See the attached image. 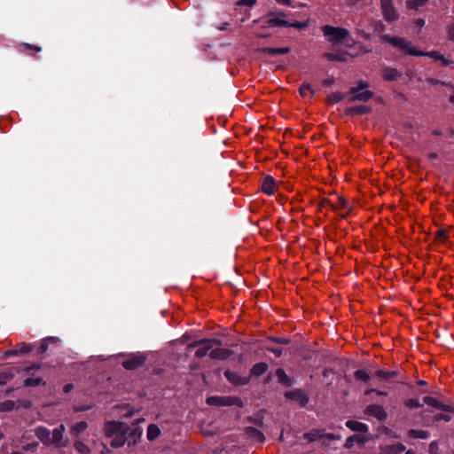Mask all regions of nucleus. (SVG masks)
Listing matches in <instances>:
<instances>
[{
  "mask_svg": "<svg viewBox=\"0 0 454 454\" xmlns=\"http://www.w3.org/2000/svg\"><path fill=\"white\" fill-rule=\"evenodd\" d=\"M300 95L301 97H307V96H312L314 94V91L312 90L311 87L308 83H303L301 85L299 89Z\"/></svg>",
  "mask_w": 454,
  "mask_h": 454,
  "instance_id": "c9c22d12",
  "label": "nucleus"
},
{
  "mask_svg": "<svg viewBox=\"0 0 454 454\" xmlns=\"http://www.w3.org/2000/svg\"><path fill=\"white\" fill-rule=\"evenodd\" d=\"M20 372V369L16 367H11L6 370L0 372V386H3L9 382L14 378V376Z\"/></svg>",
  "mask_w": 454,
  "mask_h": 454,
  "instance_id": "f3484780",
  "label": "nucleus"
},
{
  "mask_svg": "<svg viewBox=\"0 0 454 454\" xmlns=\"http://www.w3.org/2000/svg\"><path fill=\"white\" fill-rule=\"evenodd\" d=\"M88 427V424L85 421H80L74 425L71 428L72 432L78 434L83 432Z\"/></svg>",
  "mask_w": 454,
  "mask_h": 454,
  "instance_id": "e433bc0d",
  "label": "nucleus"
},
{
  "mask_svg": "<svg viewBox=\"0 0 454 454\" xmlns=\"http://www.w3.org/2000/svg\"><path fill=\"white\" fill-rule=\"evenodd\" d=\"M19 352H18V349L16 348H13V349H10V350H6L4 353V358H8L10 356H19Z\"/></svg>",
  "mask_w": 454,
  "mask_h": 454,
  "instance_id": "5fc2aeb1",
  "label": "nucleus"
},
{
  "mask_svg": "<svg viewBox=\"0 0 454 454\" xmlns=\"http://www.w3.org/2000/svg\"><path fill=\"white\" fill-rule=\"evenodd\" d=\"M346 426L354 432L364 434L368 431V426L366 424L356 420H348Z\"/></svg>",
  "mask_w": 454,
  "mask_h": 454,
  "instance_id": "aec40b11",
  "label": "nucleus"
},
{
  "mask_svg": "<svg viewBox=\"0 0 454 454\" xmlns=\"http://www.w3.org/2000/svg\"><path fill=\"white\" fill-rule=\"evenodd\" d=\"M368 441V437L365 434H353L349 436L345 442V448L350 449L353 447L354 442L364 443Z\"/></svg>",
  "mask_w": 454,
  "mask_h": 454,
  "instance_id": "4be33fe9",
  "label": "nucleus"
},
{
  "mask_svg": "<svg viewBox=\"0 0 454 454\" xmlns=\"http://www.w3.org/2000/svg\"><path fill=\"white\" fill-rule=\"evenodd\" d=\"M276 187H277V185H276L275 179L270 176H267L263 179L262 185H261L262 192H263L264 193H266L268 195L273 194L276 191Z\"/></svg>",
  "mask_w": 454,
  "mask_h": 454,
  "instance_id": "dca6fc26",
  "label": "nucleus"
},
{
  "mask_svg": "<svg viewBox=\"0 0 454 454\" xmlns=\"http://www.w3.org/2000/svg\"><path fill=\"white\" fill-rule=\"evenodd\" d=\"M104 431L106 437L112 439L111 446L119 448L126 442L127 426L119 421H107L105 424Z\"/></svg>",
  "mask_w": 454,
  "mask_h": 454,
  "instance_id": "f03ea898",
  "label": "nucleus"
},
{
  "mask_svg": "<svg viewBox=\"0 0 454 454\" xmlns=\"http://www.w3.org/2000/svg\"><path fill=\"white\" fill-rule=\"evenodd\" d=\"M308 25H309V23L307 21H294V22L289 21L288 27H294V28L301 29V28L307 27Z\"/></svg>",
  "mask_w": 454,
  "mask_h": 454,
  "instance_id": "a18cd8bd",
  "label": "nucleus"
},
{
  "mask_svg": "<svg viewBox=\"0 0 454 454\" xmlns=\"http://www.w3.org/2000/svg\"><path fill=\"white\" fill-rule=\"evenodd\" d=\"M267 370L268 364L266 363H257L251 368L250 373L253 376L258 377L265 373Z\"/></svg>",
  "mask_w": 454,
  "mask_h": 454,
  "instance_id": "cd10ccee",
  "label": "nucleus"
},
{
  "mask_svg": "<svg viewBox=\"0 0 454 454\" xmlns=\"http://www.w3.org/2000/svg\"><path fill=\"white\" fill-rule=\"evenodd\" d=\"M268 350L270 351L271 353H273L276 357H279L282 355V349H280V348H268Z\"/></svg>",
  "mask_w": 454,
  "mask_h": 454,
  "instance_id": "4d7b16f0",
  "label": "nucleus"
},
{
  "mask_svg": "<svg viewBox=\"0 0 454 454\" xmlns=\"http://www.w3.org/2000/svg\"><path fill=\"white\" fill-rule=\"evenodd\" d=\"M73 388H74L73 384H67V385H65V386H64L63 391H64L65 393H68V392H70Z\"/></svg>",
  "mask_w": 454,
  "mask_h": 454,
  "instance_id": "680f3d73",
  "label": "nucleus"
},
{
  "mask_svg": "<svg viewBox=\"0 0 454 454\" xmlns=\"http://www.w3.org/2000/svg\"><path fill=\"white\" fill-rule=\"evenodd\" d=\"M370 111V108L365 106H356L349 107L347 110L348 114H364Z\"/></svg>",
  "mask_w": 454,
  "mask_h": 454,
  "instance_id": "2f4dec72",
  "label": "nucleus"
},
{
  "mask_svg": "<svg viewBox=\"0 0 454 454\" xmlns=\"http://www.w3.org/2000/svg\"><path fill=\"white\" fill-rule=\"evenodd\" d=\"M14 407V403L12 401H5L0 403V411H12Z\"/></svg>",
  "mask_w": 454,
  "mask_h": 454,
  "instance_id": "c03bdc74",
  "label": "nucleus"
},
{
  "mask_svg": "<svg viewBox=\"0 0 454 454\" xmlns=\"http://www.w3.org/2000/svg\"><path fill=\"white\" fill-rule=\"evenodd\" d=\"M405 449V446L401 442L389 445H381L380 447L379 454H400L403 452Z\"/></svg>",
  "mask_w": 454,
  "mask_h": 454,
  "instance_id": "4468645a",
  "label": "nucleus"
},
{
  "mask_svg": "<svg viewBox=\"0 0 454 454\" xmlns=\"http://www.w3.org/2000/svg\"><path fill=\"white\" fill-rule=\"evenodd\" d=\"M437 448V442H432L430 444H429V449L430 450H433V449H435Z\"/></svg>",
  "mask_w": 454,
  "mask_h": 454,
  "instance_id": "69168bd1",
  "label": "nucleus"
},
{
  "mask_svg": "<svg viewBox=\"0 0 454 454\" xmlns=\"http://www.w3.org/2000/svg\"><path fill=\"white\" fill-rule=\"evenodd\" d=\"M276 376L278 378V383L286 386L291 387L293 385V380L286 373L284 369L278 368L276 370Z\"/></svg>",
  "mask_w": 454,
  "mask_h": 454,
  "instance_id": "5701e85b",
  "label": "nucleus"
},
{
  "mask_svg": "<svg viewBox=\"0 0 454 454\" xmlns=\"http://www.w3.org/2000/svg\"><path fill=\"white\" fill-rule=\"evenodd\" d=\"M451 419V417L448 414H442V413H438V414H435L434 417V421H440V420H444V421H450Z\"/></svg>",
  "mask_w": 454,
  "mask_h": 454,
  "instance_id": "09e8293b",
  "label": "nucleus"
},
{
  "mask_svg": "<svg viewBox=\"0 0 454 454\" xmlns=\"http://www.w3.org/2000/svg\"><path fill=\"white\" fill-rule=\"evenodd\" d=\"M45 340L50 343H58L59 339L58 337H47Z\"/></svg>",
  "mask_w": 454,
  "mask_h": 454,
  "instance_id": "bf43d9fd",
  "label": "nucleus"
},
{
  "mask_svg": "<svg viewBox=\"0 0 454 454\" xmlns=\"http://www.w3.org/2000/svg\"><path fill=\"white\" fill-rule=\"evenodd\" d=\"M404 405L410 410L420 408L423 406V404L420 403L419 401L416 398L408 399L407 401H405Z\"/></svg>",
  "mask_w": 454,
  "mask_h": 454,
  "instance_id": "ea45409f",
  "label": "nucleus"
},
{
  "mask_svg": "<svg viewBox=\"0 0 454 454\" xmlns=\"http://www.w3.org/2000/svg\"><path fill=\"white\" fill-rule=\"evenodd\" d=\"M435 239L440 241V242H443L446 240L447 239V232L446 231L441 229V230H438L435 233Z\"/></svg>",
  "mask_w": 454,
  "mask_h": 454,
  "instance_id": "49530a36",
  "label": "nucleus"
},
{
  "mask_svg": "<svg viewBox=\"0 0 454 454\" xmlns=\"http://www.w3.org/2000/svg\"><path fill=\"white\" fill-rule=\"evenodd\" d=\"M322 31L326 39L333 44L342 43L350 35L349 31L344 27H333L330 25L324 26Z\"/></svg>",
  "mask_w": 454,
  "mask_h": 454,
  "instance_id": "7ed1b4c3",
  "label": "nucleus"
},
{
  "mask_svg": "<svg viewBox=\"0 0 454 454\" xmlns=\"http://www.w3.org/2000/svg\"><path fill=\"white\" fill-rule=\"evenodd\" d=\"M380 8L383 17L387 21L392 22L398 19L399 14L395 10L392 0H380Z\"/></svg>",
  "mask_w": 454,
  "mask_h": 454,
  "instance_id": "6e6552de",
  "label": "nucleus"
},
{
  "mask_svg": "<svg viewBox=\"0 0 454 454\" xmlns=\"http://www.w3.org/2000/svg\"><path fill=\"white\" fill-rule=\"evenodd\" d=\"M260 51L262 52V53L270 55V56H275V55H278V54H287V53H289L290 52V48L289 47H281V48L265 47V48L260 49Z\"/></svg>",
  "mask_w": 454,
  "mask_h": 454,
  "instance_id": "a878e982",
  "label": "nucleus"
},
{
  "mask_svg": "<svg viewBox=\"0 0 454 454\" xmlns=\"http://www.w3.org/2000/svg\"><path fill=\"white\" fill-rule=\"evenodd\" d=\"M23 385L25 387H37L40 385H45V381L41 377L27 378L24 380Z\"/></svg>",
  "mask_w": 454,
  "mask_h": 454,
  "instance_id": "7c9ffc66",
  "label": "nucleus"
},
{
  "mask_svg": "<svg viewBox=\"0 0 454 454\" xmlns=\"http://www.w3.org/2000/svg\"><path fill=\"white\" fill-rule=\"evenodd\" d=\"M224 376L227 380L234 386H245L250 382V377L241 376L229 370L224 372Z\"/></svg>",
  "mask_w": 454,
  "mask_h": 454,
  "instance_id": "9b49d317",
  "label": "nucleus"
},
{
  "mask_svg": "<svg viewBox=\"0 0 454 454\" xmlns=\"http://www.w3.org/2000/svg\"><path fill=\"white\" fill-rule=\"evenodd\" d=\"M256 0H239L238 5L252 7L256 4Z\"/></svg>",
  "mask_w": 454,
  "mask_h": 454,
  "instance_id": "3c124183",
  "label": "nucleus"
},
{
  "mask_svg": "<svg viewBox=\"0 0 454 454\" xmlns=\"http://www.w3.org/2000/svg\"><path fill=\"white\" fill-rule=\"evenodd\" d=\"M331 206L335 209L342 208L347 206V200L343 197H337V201L334 204L331 203Z\"/></svg>",
  "mask_w": 454,
  "mask_h": 454,
  "instance_id": "a19ab883",
  "label": "nucleus"
},
{
  "mask_svg": "<svg viewBox=\"0 0 454 454\" xmlns=\"http://www.w3.org/2000/svg\"><path fill=\"white\" fill-rule=\"evenodd\" d=\"M423 400H424V403L426 404H427V405H429L431 407H434L435 409L442 410V411H444L454 413V407L453 406H450V405H448V404H444V403H442V402H440L439 400H437L434 397L425 396Z\"/></svg>",
  "mask_w": 454,
  "mask_h": 454,
  "instance_id": "ddd939ff",
  "label": "nucleus"
},
{
  "mask_svg": "<svg viewBox=\"0 0 454 454\" xmlns=\"http://www.w3.org/2000/svg\"><path fill=\"white\" fill-rule=\"evenodd\" d=\"M364 413L368 416L376 418L380 421L385 420L387 417V411L383 406L380 404H370L366 406Z\"/></svg>",
  "mask_w": 454,
  "mask_h": 454,
  "instance_id": "9d476101",
  "label": "nucleus"
},
{
  "mask_svg": "<svg viewBox=\"0 0 454 454\" xmlns=\"http://www.w3.org/2000/svg\"><path fill=\"white\" fill-rule=\"evenodd\" d=\"M333 82V79H327L324 81L325 85H331Z\"/></svg>",
  "mask_w": 454,
  "mask_h": 454,
  "instance_id": "338daca9",
  "label": "nucleus"
},
{
  "mask_svg": "<svg viewBox=\"0 0 454 454\" xmlns=\"http://www.w3.org/2000/svg\"><path fill=\"white\" fill-rule=\"evenodd\" d=\"M429 84H432V85H438V84H442V85H444V86H450L452 87L449 82H442L440 80H437V79H434V78H427L426 80Z\"/></svg>",
  "mask_w": 454,
  "mask_h": 454,
  "instance_id": "de8ad7c7",
  "label": "nucleus"
},
{
  "mask_svg": "<svg viewBox=\"0 0 454 454\" xmlns=\"http://www.w3.org/2000/svg\"><path fill=\"white\" fill-rule=\"evenodd\" d=\"M382 40L385 43L392 44L394 47L398 48L405 54L416 57L427 56L435 60H440L442 66L446 67L453 63V61L446 59L442 54L437 51H423L414 47L411 43L403 37L391 36L389 35H383Z\"/></svg>",
  "mask_w": 454,
  "mask_h": 454,
  "instance_id": "f257e3e1",
  "label": "nucleus"
},
{
  "mask_svg": "<svg viewBox=\"0 0 454 454\" xmlns=\"http://www.w3.org/2000/svg\"><path fill=\"white\" fill-rule=\"evenodd\" d=\"M245 432H246V434L249 438L254 439L259 442H264L265 437H264L263 434L261 431H259L258 429L252 427H247L246 428Z\"/></svg>",
  "mask_w": 454,
  "mask_h": 454,
  "instance_id": "b1692460",
  "label": "nucleus"
},
{
  "mask_svg": "<svg viewBox=\"0 0 454 454\" xmlns=\"http://www.w3.org/2000/svg\"><path fill=\"white\" fill-rule=\"evenodd\" d=\"M207 403L215 406H238L243 407L244 403L241 398L237 396H211L207 399Z\"/></svg>",
  "mask_w": 454,
  "mask_h": 454,
  "instance_id": "423d86ee",
  "label": "nucleus"
},
{
  "mask_svg": "<svg viewBox=\"0 0 454 454\" xmlns=\"http://www.w3.org/2000/svg\"><path fill=\"white\" fill-rule=\"evenodd\" d=\"M448 38L450 41H454V22L451 23L448 27Z\"/></svg>",
  "mask_w": 454,
  "mask_h": 454,
  "instance_id": "6e6d98bb",
  "label": "nucleus"
},
{
  "mask_svg": "<svg viewBox=\"0 0 454 454\" xmlns=\"http://www.w3.org/2000/svg\"><path fill=\"white\" fill-rule=\"evenodd\" d=\"M425 4H420V0H407L406 6L408 9L417 10L419 7L423 6Z\"/></svg>",
  "mask_w": 454,
  "mask_h": 454,
  "instance_id": "79ce46f5",
  "label": "nucleus"
},
{
  "mask_svg": "<svg viewBox=\"0 0 454 454\" xmlns=\"http://www.w3.org/2000/svg\"><path fill=\"white\" fill-rule=\"evenodd\" d=\"M369 87V83L366 81H359L357 86L352 87L348 94L351 95L350 101H361L367 102L373 98V92L366 90Z\"/></svg>",
  "mask_w": 454,
  "mask_h": 454,
  "instance_id": "20e7f679",
  "label": "nucleus"
},
{
  "mask_svg": "<svg viewBox=\"0 0 454 454\" xmlns=\"http://www.w3.org/2000/svg\"><path fill=\"white\" fill-rule=\"evenodd\" d=\"M287 17V14L285 12H270L267 15L265 20L264 27H288L289 21L286 20L285 18Z\"/></svg>",
  "mask_w": 454,
  "mask_h": 454,
  "instance_id": "0eeeda50",
  "label": "nucleus"
},
{
  "mask_svg": "<svg viewBox=\"0 0 454 454\" xmlns=\"http://www.w3.org/2000/svg\"><path fill=\"white\" fill-rule=\"evenodd\" d=\"M348 54L347 52L333 53L327 52L324 54V58L330 61L345 62L348 60Z\"/></svg>",
  "mask_w": 454,
  "mask_h": 454,
  "instance_id": "bb28decb",
  "label": "nucleus"
},
{
  "mask_svg": "<svg viewBox=\"0 0 454 454\" xmlns=\"http://www.w3.org/2000/svg\"><path fill=\"white\" fill-rule=\"evenodd\" d=\"M371 393H375L377 394L378 395H382V396H387V393L385 392V391H380V390H377V389H374V388H370V389H367L364 391V395H370Z\"/></svg>",
  "mask_w": 454,
  "mask_h": 454,
  "instance_id": "603ef678",
  "label": "nucleus"
},
{
  "mask_svg": "<svg viewBox=\"0 0 454 454\" xmlns=\"http://www.w3.org/2000/svg\"><path fill=\"white\" fill-rule=\"evenodd\" d=\"M145 362V357L143 355L136 354L132 355L122 362V366L126 370H135L142 366Z\"/></svg>",
  "mask_w": 454,
  "mask_h": 454,
  "instance_id": "f8f14e48",
  "label": "nucleus"
},
{
  "mask_svg": "<svg viewBox=\"0 0 454 454\" xmlns=\"http://www.w3.org/2000/svg\"><path fill=\"white\" fill-rule=\"evenodd\" d=\"M432 134L434 136H439L442 134V132L439 129H434L433 130Z\"/></svg>",
  "mask_w": 454,
  "mask_h": 454,
  "instance_id": "774afa93",
  "label": "nucleus"
},
{
  "mask_svg": "<svg viewBox=\"0 0 454 454\" xmlns=\"http://www.w3.org/2000/svg\"><path fill=\"white\" fill-rule=\"evenodd\" d=\"M35 434L43 444L51 445V432L48 428L43 427H38L35 429Z\"/></svg>",
  "mask_w": 454,
  "mask_h": 454,
  "instance_id": "2eb2a0df",
  "label": "nucleus"
},
{
  "mask_svg": "<svg viewBox=\"0 0 454 454\" xmlns=\"http://www.w3.org/2000/svg\"><path fill=\"white\" fill-rule=\"evenodd\" d=\"M231 351L228 348H212L209 356L213 359L225 360L230 357Z\"/></svg>",
  "mask_w": 454,
  "mask_h": 454,
  "instance_id": "6ab92c4d",
  "label": "nucleus"
},
{
  "mask_svg": "<svg viewBox=\"0 0 454 454\" xmlns=\"http://www.w3.org/2000/svg\"><path fill=\"white\" fill-rule=\"evenodd\" d=\"M270 340L272 341H274L275 343L281 344V345H287L290 343V340L286 339V338L273 337V338H270Z\"/></svg>",
  "mask_w": 454,
  "mask_h": 454,
  "instance_id": "8fccbe9b",
  "label": "nucleus"
},
{
  "mask_svg": "<svg viewBox=\"0 0 454 454\" xmlns=\"http://www.w3.org/2000/svg\"><path fill=\"white\" fill-rule=\"evenodd\" d=\"M285 397L294 402H297L301 407H304L309 403L308 395L301 389H294L285 393Z\"/></svg>",
  "mask_w": 454,
  "mask_h": 454,
  "instance_id": "1a4fd4ad",
  "label": "nucleus"
},
{
  "mask_svg": "<svg viewBox=\"0 0 454 454\" xmlns=\"http://www.w3.org/2000/svg\"><path fill=\"white\" fill-rule=\"evenodd\" d=\"M408 437L413 439H427L430 435L429 432L427 430H417L411 429L407 433Z\"/></svg>",
  "mask_w": 454,
  "mask_h": 454,
  "instance_id": "c85d7f7f",
  "label": "nucleus"
},
{
  "mask_svg": "<svg viewBox=\"0 0 454 454\" xmlns=\"http://www.w3.org/2000/svg\"><path fill=\"white\" fill-rule=\"evenodd\" d=\"M74 448L81 454H90V448L82 442H80V441L75 442Z\"/></svg>",
  "mask_w": 454,
  "mask_h": 454,
  "instance_id": "f704fd0d",
  "label": "nucleus"
},
{
  "mask_svg": "<svg viewBox=\"0 0 454 454\" xmlns=\"http://www.w3.org/2000/svg\"><path fill=\"white\" fill-rule=\"evenodd\" d=\"M345 95L340 92H334L329 95L328 101L330 104H337L344 99Z\"/></svg>",
  "mask_w": 454,
  "mask_h": 454,
  "instance_id": "4c0bfd02",
  "label": "nucleus"
},
{
  "mask_svg": "<svg viewBox=\"0 0 454 454\" xmlns=\"http://www.w3.org/2000/svg\"><path fill=\"white\" fill-rule=\"evenodd\" d=\"M160 434V430L157 425L151 424L147 428V438L150 441L155 440Z\"/></svg>",
  "mask_w": 454,
  "mask_h": 454,
  "instance_id": "c756f323",
  "label": "nucleus"
},
{
  "mask_svg": "<svg viewBox=\"0 0 454 454\" xmlns=\"http://www.w3.org/2000/svg\"><path fill=\"white\" fill-rule=\"evenodd\" d=\"M354 377L356 380H362L364 382H367L371 380V377L370 375L368 374V372L364 370H356L355 372H354Z\"/></svg>",
  "mask_w": 454,
  "mask_h": 454,
  "instance_id": "72a5a7b5",
  "label": "nucleus"
},
{
  "mask_svg": "<svg viewBox=\"0 0 454 454\" xmlns=\"http://www.w3.org/2000/svg\"><path fill=\"white\" fill-rule=\"evenodd\" d=\"M38 368H40V365L34 364L32 366H27V367L24 368V372H26V373H29L31 370L38 369Z\"/></svg>",
  "mask_w": 454,
  "mask_h": 454,
  "instance_id": "052dcab7",
  "label": "nucleus"
},
{
  "mask_svg": "<svg viewBox=\"0 0 454 454\" xmlns=\"http://www.w3.org/2000/svg\"><path fill=\"white\" fill-rule=\"evenodd\" d=\"M65 432V427L64 425H60L59 427L53 429L51 434V440L52 441L51 445H54L55 447H61V440L63 438V434Z\"/></svg>",
  "mask_w": 454,
  "mask_h": 454,
  "instance_id": "a211bd4d",
  "label": "nucleus"
},
{
  "mask_svg": "<svg viewBox=\"0 0 454 454\" xmlns=\"http://www.w3.org/2000/svg\"><path fill=\"white\" fill-rule=\"evenodd\" d=\"M15 348L18 349V352L20 355L27 354L30 351H32V349H33V348L30 344H27L25 342H22V343L17 345V347Z\"/></svg>",
  "mask_w": 454,
  "mask_h": 454,
  "instance_id": "58836bf2",
  "label": "nucleus"
},
{
  "mask_svg": "<svg viewBox=\"0 0 454 454\" xmlns=\"http://www.w3.org/2000/svg\"><path fill=\"white\" fill-rule=\"evenodd\" d=\"M323 438H325V439L330 440V441H333V440L339 439L338 436H336L335 434H333L332 433L323 434Z\"/></svg>",
  "mask_w": 454,
  "mask_h": 454,
  "instance_id": "13d9d810",
  "label": "nucleus"
},
{
  "mask_svg": "<svg viewBox=\"0 0 454 454\" xmlns=\"http://www.w3.org/2000/svg\"><path fill=\"white\" fill-rule=\"evenodd\" d=\"M428 158L430 160H434V159L437 158V154L435 153H431L428 154Z\"/></svg>",
  "mask_w": 454,
  "mask_h": 454,
  "instance_id": "0e129e2a",
  "label": "nucleus"
},
{
  "mask_svg": "<svg viewBox=\"0 0 454 454\" xmlns=\"http://www.w3.org/2000/svg\"><path fill=\"white\" fill-rule=\"evenodd\" d=\"M399 374L398 371H384V370H377L374 372V376L380 378L381 380L388 381Z\"/></svg>",
  "mask_w": 454,
  "mask_h": 454,
  "instance_id": "412c9836",
  "label": "nucleus"
},
{
  "mask_svg": "<svg viewBox=\"0 0 454 454\" xmlns=\"http://www.w3.org/2000/svg\"><path fill=\"white\" fill-rule=\"evenodd\" d=\"M20 47L22 48L23 50H32V51H35L36 52H39L42 51L41 47L37 46V45H34V44H30V43H21L20 44Z\"/></svg>",
  "mask_w": 454,
  "mask_h": 454,
  "instance_id": "37998d69",
  "label": "nucleus"
},
{
  "mask_svg": "<svg viewBox=\"0 0 454 454\" xmlns=\"http://www.w3.org/2000/svg\"><path fill=\"white\" fill-rule=\"evenodd\" d=\"M382 75L386 81H395L401 76V73L395 68L387 67L383 69Z\"/></svg>",
  "mask_w": 454,
  "mask_h": 454,
  "instance_id": "393cba45",
  "label": "nucleus"
},
{
  "mask_svg": "<svg viewBox=\"0 0 454 454\" xmlns=\"http://www.w3.org/2000/svg\"><path fill=\"white\" fill-rule=\"evenodd\" d=\"M221 340L217 339H202L198 341H194L189 344V348L199 347V348L195 352V356L199 358H202L206 356L208 352L212 350L214 345H221Z\"/></svg>",
  "mask_w": 454,
  "mask_h": 454,
  "instance_id": "39448f33",
  "label": "nucleus"
},
{
  "mask_svg": "<svg viewBox=\"0 0 454 454\" xmlns=\"http://www.w3.org/2000/svg\"><path fill=\"white\" fill-rule=\"evenodd\" d=\"M48 346H49V342L45 339H43L39 347L38 354H43L44 352H46L48 349Z\"/></svg>",
  "mask_w": 454,
  "mask_h": 454,
  "instance_id": "864d4df0",
  "label": "nucleus"
},
{
  "mask_svg": "<svg viewBox=\"0 0 454 454\" xmlns=\"http://www.w3.org/2000/svg\"><path fill=\"white\" fill-rule=\"evenodd\" d=\"M304 438L308 439L309 442H315L323 438V433L320 430H312L304 434Z\"/></svg>",
  "mask_w": 454,
  "mask_h": 454,
  "instance_id": "473e14b6",
  "label": "nucleus"
},
{
  "mask_svg": "<svg viewBox=\"0 0 454 454\" xmlns=\"http://www.w3.org/2000/svg\"><path fill=\"white\" fill-rule=\"evenodd\" d=\"M276 2L279 4H283V5H291V0H276Z\"/></svg>",
  "mask_w": 454,
  "mask_h": 454,
  "instance_id": "e2e57ef3",
  "label": "nucleus"
}]
</instances>
